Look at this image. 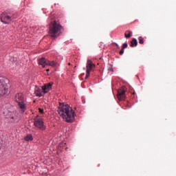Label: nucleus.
Listing matches in <instances>:
<instances>
[{"label": "nucleus", "mask_w": 176, "mask_h": 176, "mask_svg": "<svg viewBox=\"0 0 176 176\" xmlns=\"http://www.w3.org/2000/svg\"><path fill=\"white\" fill-rule=\"evenodd\" d=\"M25 141H32L34 140V138L32 137V135L28 134L24 138Z\"/></svg>", "instance_id": "obj_13"}, {"label": "nucleus", "mask_w": 176, "mask_h": 176, "mask_svg": "<svg viewBox=\"0 0 176 176\" xmlns=\"http://www.w3.org/2000/svg\"><path fill=\"white\" fill-rule=\"evenodd\" d=\"M138 41H139V43L140 45H144V37L143 36H139Z\"/></svg>", "instance_id": "obj_16"}, {"label": "nucleus", "mask_w": 176, "mask_h": 176, "mask_svg": "<svg viewBox=\"0 0 176 176\" xmlns=\"http://www.w3.org/2000/svg\"><path fill=\"white\" fill-rule=\"evenodd\" d=\"M47 65H50V67H55L56 66V62L47 60Z\"/></svg>", "instance_id": "obj_15"}, {"label": "nucleus", "mask_w": 176, "mask_h": 176, "mask_svg": "<svg viewBox=\"0 0 176 176\" xmlns=\"http://www.w3.org/2000/svg\"><path fill=\"white\" fill-rule=\"evenodd\" d=\"M115 45L119 49V45H118V43H115Z\"/></svg>", "instance_id": "obj_21"}, {"label": "nucleus", "mask_w": 176, "mask_h": 176, "mask_svg": "<svg viewBox=\"0 0 176 176\" xmlns=\"http://www.w3.org/2000/svg\"><path fill=\"white\" fill-rule=\"evenodd\" d=\"M52 19H53V18H52V16L49 17V20H52Z\"/></svg>", "instance_id": "obj_23"}, {"label": "nucleus", "mask_w": 176, "mask_h": 176, "mask_svg": "<svg viewBox=\"0 0 176 176\" xmlns=\"http://www.w3.org/2000/svg\"><path fill=\"white\" fill-rule=\"evenodd\" d=\"M64 145H65V144H64V143H60V144H59V146H64Z\"/></svg>", "instance_id": "obj_20"}, {"label": "nucleus", "mask_w": 176, "mask_h": 176, "mask_svg": "<svg viewBox=\"0 0 176 176\" xmlns=\"http://www.w3.org/2000/svg\"><path fill=\"white\" fill-rule=\"evenodd\" d=\"M117 98L119 101H123L126 100V87H121L118 89Z\"/></svg>", "instance_id": "obj_7"}, {"label": "nucleus", "mask_w": 176, "mask_h": 176, "mask_svg": "<svg viewBox=\"0 0 176 176\" xmlns=\"http://www.w3.org/2000/svg\"><path fill=\"white\" fill-rule=\"evenodd\" d=\"M58 112L60 117L62 118L65 122H67V123H74L76 114L72 107H69V104L60 103Z\"/></svg>", "instance_id": "obj_1"}, {"label": "nucleus", "mask_w": 176, "mask_h": 176, "mask_svg": "<svg viewBox=\"0 0 176 176\" xmlns=\"http://www.w3.org/2000/svg\"><path fill=\"white\" fill-rule=\"evenodd\" d=\"M49 71H50V69H47V72H49Z\"/></svg>", "instance_id": "obj_24"}, {"label": "nucleus", "mask_w": 176, "mask_h": 176, "mask_svg": "<svg viewBox=\"0 0 176 176\" xmlns=\"http://www.w3.org/2000/svg\"><path fill=\"white\" fill-rule=\"evenodd\" d=\"M119 53H120V56H122V54H124V50L123 48H122Z\"/></svg>", "instance_id": "obj_18"}, {"label": "nucleus", "mask_w": 176, "mask_h": 176, "mask_svg": "<svg viewBox=\"0 0 176 176\" xmlns=\"http://www.w3.org/2000/svg\"><path fill=\"white\" fill-rule=\"evenodd\" d=\"M94 68H96V65L94 63H93L91 60L88 59L87 61V66H86L87 74H86L85 79H87V78H89V76H90V72L91 71H93V69H94Z\"/></svg>", "instance_id": "obj_6"}, {"label": "nucleus", "mask_w": 176, "mask_h": 176, "mask_svg": "<svg viewBox=\"0 0 176 176\" xmlns=\"http://www.w3.org/2000/svg\"><path fill=\"white\" fill-rule=\"evenodd\" d=\"M129 46V45L127 44V43H124L122 46V49H126V47Z\"/></svg>", "instance_id": "obj_17"}, {"label": "nucleus", "mask_w": 176, "mask_h": 176, "mask_svg": "<svg viewBox=\"0 0 176 176\" xmlns=\"http://www.w3.org/2000/svg\"><path fill=\"white\" fill-rule=\"evenodd\" d=\"M9 90V88L8 87V85L5 82V81H2L0 80V97H2V96H5V94H8V91Z\"/></svg>", "instance_id": "obj_8"}, {"label": "nucleus", "mask_w": 176, "mask_h": 176, "mask_svg": "<svg viewBox=\"0 0 176 176\" xmlns=\"http://www.w3.org/2000/svg\"><path fill=\"white\" fill-rule=\"evenodd\" d=\"M38 64L40 65H42V67H43V68H45V67H46V65H47V60H46V58H42L39 60Z\"/></svg>", "instance_id": "obj_11"}, {"label": "nucleus", "mask_w": 176, "mask_h": 176, "mask_svg": "<svg viewBox=\"0 0 176 176\" xmlns=\"http://www.w3.org/2000/svg\"><path fill=\"white\" fill-rule=\"evenodd\" d=\"M128 32H129V34H127V32H125V34H124V36L126 39L131 38V35H133V32L129 31Z\"/></svg>", "instance_id": "obj_14"}, {"label": "nucleus", "mask_w": 176, "mask_h": 176, "mask_svg": "<svg viewBox=\"0 0 176 176\" xmlns=\"http://www.w3.org/2000/svg\"><path fill=\"white\" fill-rule=\"evenodd\" d=\"M110 71H111V72H113V68H110Z\"/></svg>", "instance_id": "obj_22"}, {"label": "nucleus", "mask_w": 176, "mask_h": 176, "mask_svg": "<svg viewBox=\"0 0 176 176\" xmlns=\"http://www.w3.org/2000/svg\"><path fill=\"white\" fill-rule=\"evenodd\" d=\"M63 30V26L60 23L54 21L50 22L49 28V35L51 38L56 39L58 38L60 34H61V30Z\"/></svg>", "instance_id": "obj_2"}, {"label": "nucleus", "mask_w": 176, "mask_h": 176, "mask_svg": "<svg viewBox=\"0 0 176 176\" xmlns=\"http://www.w3.org/2000/svg\"><path fill=\"white\" fill-rule=\"evenodd\" d=\"M53 87V82H49L47 84H45L44 86L42 87V90L44 94H46V93H49L50 91V89Z\"/></svg>", "instance_id": "obj_9"}, {"label": "nucleus", "mask_w": 176, "mask_h": 176, "mask_svg": "<svg viewBox=\"0 0 176 176\" xmlns=\"http://www.w3.org/2000/svg\"><path fill=\"white\" fill-rule=\"evenodd\" d=\"M38 112H39L40 113H43V109H38Z\"/></svg>", "instance_id": "obj_19"}, {"label": "nucleus", "mask_w": 176, "mask_h": 176, "mask_svg": "<svg viewBox=\"0 0 176 176\" xmlns=\"http://www.w3.org/2000/svg\"><path fill=\"white\" fill-rule=\"evenodd\" d=\"M34 124L35 127H37V129H39L40 130H46V126H45L42 118L39 117V116H37L34 119Z\"/></svg>", "instance_id": "obj_5"}, {"label": "nucleus", "mask_w": 176, "mask_h": 176, "mask_svg": "<svg viewBox=\"0 0 176 176\" xmlns=\"http://www.w3.org/2000/svg\"><path fill=\"white\" fill-rule=\"evenodd\" d=\"M0 19L3 24H10L16 19V14L12 10H7L1 14Z\"/></svg>", "instance_id": "obj_3"}, {"label": "nucleus", "mask_w": 176, "mask_h": 176, "mask_svg": "<svg viewBox=\"0 0 176 176\" xmlns=\"http://www.w3.org/2000/svg\"><path fill=\"white\" fill-rule=\"evenodd\" d=\"M34 94L36 97H43L45 94L43 90H42L39 87H36L34 89Z\"/></svg>", "instance_id": "obj_10"}, {"label": "nucleus", "mask_w": 176, "mask_h": 176, "mask_svg": "<svg viewBox=\"0 0 176 176\" xmlns=\"http://www.w3.org/2000/svg\"><path fill=\"white\" fill-rule=\"evenodd\" d=\"M15 100L19 104V107L22 112H25L27 107H25V103L24 102V96L23 94H16L15 96Z\"/></svg>", "instance_id": "obj_4"}, {"label": "nucleus", "mask_w": 176, "mask_h": 176, "mask_svg": "<svg viewBox=\"0 0 176 176\" xmlns=\"http://www.w3.org/2000/svg\"><path fill=\"white\" fill-rule=\"evenodd\" d=\"M138 41H137L136 38H133L132 41H131V47H134V46H138Z\"/></svg>", "instance_id": "obj_12"}]
</instances>
